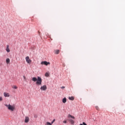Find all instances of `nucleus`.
Segmentation results:
<instances>
[{"label": "nucleus", "mask_w": 125, "mask_h": 125, "mask_svg": "<svg viewBox=\"0 0 125 125\" xmlns=\"http://www.w3.org/2000/svg\"><path fill=\"white\" fill-rule=\"evenodd\" d=\"M68 99H69V100H72V101H73V100H75V98H74V97H69Z\"/></svg>", "instance_id": "obj_12"}, {"label": "nucleus", "mask_w": 125, "mask_h": 125, "mask_svg": "<svg viewBox=\"0 0 125 125\" xmlns=\"http://www.w3.org/2000/svg\"><path fill=\"white\" fill-rule=\"evenodd\" d=\"M2 101V97H0V102H1Z\"/></svg>", "instance_id": "obj_20"}, {"label": "nucleus", "mask_w": 125, "mask_h": 125, "mask_svg": "<svg viewBox=\"0 0 125 125\" xmlns=\"http://www.w3.org/2000/svg\"><path fill=\"white\" fill-rule=\"evenodd\" d=\"M4 96L5 97H9V93H6V92H4Z\"/></svg>", "instance_id": "obj_7"}, {"label": "nucleus", "mask_w": 125, "mask_h": 125, "mask_svg": "<svg viewBox=\"0 0 125 125\" xmlns=\"http://www.w3.org/2000/svg\"><path fill=\"white\" fill-rule=\"evenodd\" d=\"M6 107H7L8 110H10V111H14V107L10 104H5Z\"/></svg>", "instance_id": "obj_2"}, {"label": "nucleus", "mask_w": 125, "mask_h": 125, "mask_svg": "<svg viewBox=\"0 0 125 125\" xmlns=\"http://www.w3.org/2000/svg\"><path fill=\"white\" fill-rule=\"evenodd\" d=\"M12 88H14V89H17L18 88V87L16 86V85H14L12 86Z\"/></svg>", "instance_id": "obj_15"}, {"label": "nucleus", "mask_w": 125, "mask_h": 125, "mask_svg": "<svg viewBox=\"0 0 125 125\" xmlns=\"http://www.w3.org/2000/svg\"><path fill=\"white\" fill-rule=\"evenodd\" d=\"M23 79L24 80H25V81L27 80V79L26 78V77H25V76H23Z\"/></svg>", "instance_id": "obj_21"}, {"label": "nucleus", "mask_w": 125, "mask_h": 125, "mask_svg": "<svg viewBox=\"0 0 125 125\" xmlns=\"http://www.w3.org/2000/svg\"><path fill=\"white\" fill-rule=\"evenodd\" d=\"M31 21L33 22V21H34V20H32Z\"/></svg>", "instance_id": "obj_26"}, {"label": "nucleus", "mask_w": 125, "mask_h": 125, "mask_svg": "<svg viewBox=\"0 0 125 125\" xmlns=\"http://www.w3.org/2000/svg\"><path fill=\"white\" fill-rule=\"evenodd\" d=\"M61 88H62V89H64V88H65V86H62L61 87Z\"/></svg>", "instance_id": "obj_22"}, {"label": "nucleus", "mask_w": 125, "mask_h": 125, "mask_svg": "<svg viewBox=\"0 0 125 125\" xmlns=\"http://www.w3.org/2000/svg\"><path fill=\"white\" fill-rule=\"evenodd\" d=\"M6 62L7 64H9V63L10 62V60L9 58L6 59Z\"/></svg>", "instance_id": "obj_11"}, {"label": "nucleus", "mask_w": 125, "mask_h": 125, "mask_svg": "<svg viewBox=\"0 0 125 125\" xmlns=\"http://www.w3.org/2000/svg\"><path fill=\"white\" fill-rule=\"evenodd\" d=\"M6 50L7 52H8V53L10 52V50L9 49V45H7Z\"/></svg>", "instance_id": "obj_8"}, {"label": "nucleus", "mask_w": 125, "mask_h": 125, "mask_svg": "<svg viewBox=\"0 0 125 125\" xmlns=\"http://www.w3.org/2000/svg\"><path fill=\"white\" fill-rule=\"evenodd\" d=\"M29 121H30V119L27 116L25 117V120H24V123L26 124L29 123Z\"/></svg>", "instance_id": "obj_6"}, {"label": "nucleus", "mask_w": 125, "mask_h": 125, "mask_svg": "<svg viewBox=\"0 0 125 125\" xmlns=\"http://www.w3.org/2000/svg\"><path fill=\"white\" fill-rule=\"evenodd\" d=\"M33 82H36V84L37 85H41L42 84V80L40 77H38V79L36 77H33L32 78Z\"/></svg>", "instance_id": "obj_1"}, {"label": "nucleus", "mask_w": 125, "mask_h": 125, "mask_svg": "<svg viewBox=\"0 0 125 125\" xmlns=\"http://www.w3.org/2000/svg\"><path fill=\"white\" fill-rule=\"evenodd\" d=\"M80 125H83V124H80Z\"/></svg>", "instance_id": "obj_25"}, {"label": "nucleus", "mask_w": 125, "mask_h": 125, "mask_svg": "<svg viewBox=\"0 0 125 125\" xmlns=\"http://www.w3.org/2000/svg\"><path fill=\"white\" fill-rule=\"evenodd\" d=\"M41 64L45 65V66H47L48 65H50V62H47L46 61H44V62H41Z\"/></svg>", "instance_id": "obj_4"}, {"label": "nucleus", "mask_w": 125, "mask_h": 125, "mask_svg": "<svg viewBox=\"0 0 125 125\" xmlns=\"http://www.w3.org/2000/svg\"><path fill=\"white\" fill-rule=\"evenodd\" d=\"M95 108L97 111H99L100 109H99V107H98V106H95Z\"/></svg>", "instance_id": "obj_16"}, {"label": "nucleus", "mask_w": 125, "mask_h": 125, "mask_svg": "<svg viewBox=\"0 0 125 125\" xmlns=\"http://www.w3.org/2000/svg\"><path fill=\"white\" fill-rule=\"evenodd\" d=\"M41 90H46L47 89V87H46V85H44L42 86H41Z\"/></svg>", "instance_id": "obj_5"}, {"label": "nucleus", "mask_w": 125, "mask_h": 125, "mask_svg": "<svg viewBox=\"0 0 125 125\" xmlns=\"http://www.w3.org/2000/svg\"><path fill=\"white\" fill-rule=\"evenodd\" d=\"M69 122L70 123V124H71V125H74L75 124V121L72 119H69Z\"/></svg>", "instance_id": "obj_10"}, {"label": "nucleus", "mask_w": 125, "mask_h": 125, "mask_svg": "<svg viewBox=\"0 0 125 125\" xmlns=\"http://www.w3.org/2000/svg\"><path fill=\"white\" fill-rule=\"evenodd\" d=\"M49 74H48V73H46L45 74V77H49Z\"/></svg>", "instance_id": "obj_18"}, {"label": "nucleus", "mask_w": 125, "mask_h": 125, "mask_svg": "<svg viewBox=\"0 0 125 125\" xmlns=\"http://www.w3.org/2000/svg\"><path fill=\"white\" fill-rule=\"evenodd\" d=\"M68 118H71V119H73L74 120H75V117L72 116L70 114L68 115Z\"/></svg>", "instance_id": "obj_13"}, {"label": "nucleus", "mask_w": 125, "mask_h": 125, "mask_svg": "<svg viewBox=\"0 0 125 125\" xmlns=\"http://www.w3.org/2000/svg\"><path fill=\"white\" fill-rule=\"evenodd\" d=\"M54 52L55 54H59V52H60V51L59 50H55L54 51Z\"/></svg>", "instance_id": "obj_9"}, {"label": "nucleus", "mask_w": 125, "mask_h": 125, "mask_svg": "<svg viewBox=\"0 0 125 125\" xmlns=\"http://www.w3.org/2000/svg\"><path fill=\"white\" fill-rule=\"evenodd\" d=\"M25 60L27 63H28V64H31V63H32V60H30V58L29 57V56L26 57L25 58Z\"/></svg>", "instance_id": "obj_3"}, {"label": "nucleus", "mask_w": 125, "mask_h": 125, "mask_svg": "<svg viewBox=\"0 0 125 125\" xmlns=\"http://www.w3.org/2000/svg\"><path fill=\"white\" fill-rule=\"evenodd\" d=\"M54 122H55V119H54L51 123V125H52V124H53V123H54Z\"/></svg>", "instance_id": "obj_19"}, {"label": "nucleus", "mask_w": 125, "mask_h": 125, "mask_svg": "<svg viewBox=\"0 0 125 125\" xmlns=\"http://www.w3.org/2000/svg\"><path fill=\"white\" fill-rule=\"evenodd\" d=\"M83 125H86V124H85V123H84V122H83Z\"/></svg>", "instance_id": "obj_24"}, {"label": "nucleus", "mask_w": 125, "mask_h": 125, "mask_svg": "<svg viewBox=\"0 0 125 125\" xmlns=\"http://www.w3.org/2000/svg\"><path fill=\"white\" fill-rule=\"evenodd\" d=\"M63 124H67V121H63Z\"/></svg>", "instance_id": "obj_23"}, {"label": "nucleus", "mask_w": 125, "mask_h": 125, "mask_svg": "<svg viewBox=\"0 0 125 125\" xmlns=\"http://www.w3.org/2000/svg\"><path fill=\"white\" fill-rule=\"evenodd\" d=\"M62 102L63 103H66V102H67V99H66V98H64L63 99H62Z\"/></svg>", "instance_id": "obj_14"}, {"label": "nucleus", "mask_w": 125, "mask_h": 125, "mask_svg": "<svg viewBox=\"0 0 125 125\" xmlns=\"http://www.w3.org/2000/svg\"><path fill=\"white\" fill-rule=\"evenodd\" d=\"M45 125H51V123H49V122H47Z\"/></svg>", "instance_id": "obj_17"}, {"label": "nucleus", "mask_w": 125, "mask_h": 125, "mask_svg": "<svg viewBox=\"0 0 125 125\" xmlns=\"http://www.w3.org/2000/svg\"><path fill=\"white\" fill-rule=\"evenodd\" d=\"M40 34H41V32H39V35H40Z\"/></svg>", "instance_id": "obj_27"}]
</instances>
